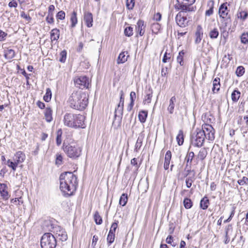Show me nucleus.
I'll return each mask as SVG.
<instances>
[{
    "label": "nucleus",
    "mask_w": 248,
    "mask_h": 248,
    "mask_svg": "<svg viewBox=\"0 0 248 248\" xmlns=\"http://www.w3.org/2000/svg\"><path fill=\"white\" fill-rule=\"evenodd\" d=\"M60 188L65 197L74 194L78 186V178L71 171H65L60 176Z\"/></svg>",
    "instance_id": "obj_1"
},
{
    "label": "nucleus",
    "mask_w": 248,
    "mask_h": 248,
    "mask_svg": "<svg viewBox=\"0 0 248 248\" xmlns=\"http://www.w3.org/2000/svg\"><path fill=\"white\" fill-rule=\"evenodd\" d=\"M68 102L71 108L82 111L88 104V97L85 93L74 92L69 97Z\"/></svg>",
    "instance_id": "obj_2"
},
{
    "label": "nucleus",
    "mask_w": 248,
    "mask_h": 248,
    "mask_svg": "<svg viewBox=\"0 0 248 248\" xmlns=\"http://www.w3.org/2000/svg\"><path fill=\"white\" fill-rule=\"evenodd\" d=\"M85 119L83 115L66 113L64 116L63 122L64 125L69 127L84 128L86 127Z\"/></svg>",
    "instance_id": "obj_3"
},
{
    "label": "nucleus",
    "mask_w": 248,
    "mask_h": 248,
    "mask_svg": "<svg viewBox=\"0 0 248 248\" xmlns=\"http://www.w3.org/2000/svg\"><path fill=\"white\" fill-rule=\"evenodd\" d=\"M62 149L67 156L73 159L78 158L82 151L81 148L75 143H68L64 142Z\"/></svg>",
    "instance_id": "obj_4"
},
{
    "label": "nucleus",
    "mask_w": 248,
    "mask_h": 248,
    "mask_svg": "<svg viewBox=\"0 0 248 248\" xmlns=\"http://www.w3.org/2000/svg\"><path fill=\"white\" fill-rule=\"evenodd\" d=\"M205 138L204 132L202 129L197 128L196 134L193 133L190 136V145L189 149L191 146L199 148L202 146Z\"/></svg>",
    "instance_id": "obj_5"
},
{
    "label": "nucleus",
    "mask_w": 248,
    "mask_h": 248,
    "mask_svg": "<svg viewBox=\"0 0 248 248\" xmlns=\"http://www.w3.org/2000/svg\"><path fill=\"white\" fill-rule=\"evenodd\" d=\"M40 243L41 248H55L57 245L56 238L50 232L45 233L41 237Z\"/></svg>",
    "instance_id": "obj_6"
},
{
    "label": "nucleus",
    "mask_w": 248,
    "mask_h": 248,
    "mask_svg": "<svg viewBox=\"0 0 248 248\" xmlns=\"http://www.w3.org/2000/svg\"><path fill=\"white\" fill-rule=\"evenodd\" d=\"M177 4L175 5V8L177 7L179 10L182 12H191L194 11L195 8L193 7H190L195 2V0H176Z\"/></svg>",
    "instance_id": "obj_7"
},
{
    "label": "nucleus",
    "mask_w": 248,
    "mask_h": 248,
    "mask_svg": "<svg viewBox=\"0 0 248 248\" xmlns=\"http://www.w3.org/2000/svg\"><path fill=\"white\" fill-rule=\"evenodd\" d=\"M123 111L124 106L118 104L115 109L114 119L112 123V125L116 128L120 127L121 125Z\"/></svg>",
    "instance_id": "obj_8"
},
{
    "label": "nucleus",
    "mask_w": 248,
    "mask_h": 248,
    "mask_svg": "<svg viewBox=\"0 0 248 248\" xmlns=\"http://www.w3.org/2000/svg\"><path fill=\"white\" fill-rule=\"evenodd\" d=\"M202 129L209 140L213 141L215 139V130L211 124H204L202 125Z\"/></svg>",
    "instance_id": "obj_9"
},
{
    "label": "nucleus",
    "mask_w": 248,
    "mask_h": 248,
    "mask_svg": "<svg viewBox=\"0 0 248 248\" xmlns=\"http://www.w3.org/2000/svg\"><path fill=\"white\" fill-rule=\"evenodd\" d=\"M75 85L79 89L88 88L89 83L86 76H81L74 79Z\"/></svg>",
    "instance_id": "obj_10"
},
{
    "label": "nucleus",
    "mask_w": 248,
    "mask_h": 248,
    "mask_svg": "<svg viewBox=\"0 0 248 248\" xmlns=\"http://www.w3.org/2000/svg\"><path fill=\"white\" fill-rule=\"evenodd\" d=\"M228 5H229L227 2L221 4L219 8L218 14L221 18H224L231 16V15L229 14L230 10L228 8Z\"/></svg>",
    "instance_id": "obj_11"
},
{
    "label": "nucleus",
    "mask_w": 248,
    "mask_h": 248,
    "mask_svg": "<svg viewBox=\"0 0 248 248\" xmlns=\"http://www.w3.org/2000/svg\"><path fill=\"white\" fill-rule=\"evenodd\" d=\"M175 20L177 25L180 27H185L187 25L186 17V16H182L181 12H179L176 15Z\"/></svg>",
    "instance_id": "obj_12"
},
{
    "label": "nucleus",
    "mask_w": 248,
    "mask_h": 248,
    "mask_svg": "<svg viewBox=\"0 0 248 248\" xmlns=\"http://www.w3.org/2000/svg\"><path fill=\"white\" fill-rule=\"evenodd\" d=\"M146 25L142 20H139L136 25V31L140 36H142L145 32Z\"/></svg>",
    "instance_id": "obj_13"
},
{
    "label": "nucleus",
    "mask_w": 248,
    "mask_h": 248,
    "mask_svg": "<svg viewBox=\"0 0 248 248\" xmlns=\"http://www.w3.org/2000/svg\"><path fill=\"white\" fill-rule=\"evenodd\" d=\"M84 21L87 27L91 28L93 26V16L91 12L86 11L84 12Z\"/></svg>",
    "instance_id": "obj_14"
},
{
    "label": "nucleus",
    "mask_w": 248,
    "mask_h": 248,
    "mask_svg": "<svg viewBox=\"0 0 248 248\" xmlns=\"http://www.w3.org/2000/svg\"><path fill=\"white\" fill-rule=\"evenodd\" d=\"M26 158L25 154L22 151H17L16 153L13 157V160L15 161L16 163L18 165L24 161Z\"/></svg>",
    "instance_id": "obj_15"
},
{
    "label": "nucleus",
    "mask_w": 248,
    "mask_h": 248,
    "mask_svg": "<svg viewBox=\"0 0 248 248\" xmlns=\"http://www.w3.org/2000/svg\"><path fill=\"white\" fill-rule=\"evenodd\" d=\"M203 30L201 25H198L195 32V43L196 44H199L203 37Z\"/></svg>",
    "instance_id": "obj_16"
},
{
    "label": "nucleus",
    "mask_w": 248,
    "mask_h": 248,
    "mask_svg": "<svg viewBox=\"0 0 248 248\" xmlns=\"http://www.w3.org/2000/svg\"><path fill=\"white\" fill-rule=\"evenodd\" d=\"M7 186L6 184L3 183L0 184V194L2 199L7 200L9 199V194L7 190Z\"/></svg>",
    "instance_id": "obj_17"
},
{
    "label": "nucleus",
    "mask_w": 248,
    "mask_h": 248,
    "mask_svg": "<svg viewBox=\"0 0 248 248\" xmlns=\"http://www.w3.org/2000/svg\"><path fill=\"white\" fill-rule=\"evenodd\" d=\"M60 30L55 28L52 29L50 33V39L51 41L53 42L54 41H57L60 37Z\"/></svg>",
    "instance_id": "obj_18"
},
{
    "label": "nucleus",
    "mask_w": 248,
    "mask_h": 248,
    "mask_svg": "<svg viewBox=\"0 0 248 248\" xmlns=\"http://www.w3.org/2000/svg\"><path fill=\"white\" fill-rule=\"evenodd\" d=\"M44 115L45 119L47 122L50 123L52 121V110L51 108H46Z\"/></svg>",
    "instance_id": "obj_19"
},
{
    "label": "nucleus",
    "mask_w": 248,
    "mask_h": 248,
    "mask_svg": "<svg viewBox=\"0 0 248 248\" xmlns=\"http://www.w3.org/2000/svg\"><path fill=\"white\" fill-rule=\"evenodd\" d=\"M209 204V200L206 196H205L200 201V207L203 210H206L208 208Z\"/></svg>",
    "instance_id": "obj_20"
},
{
    "label": "nucleus",
    "mask_w": 248,
    "mask_h": 248,
    "mask_svg": "<svg viewBox=\"0 0 248 248\" xmlns=\"http://www.w3.org/2000/svg\"><path fill=\"white\" fill-rule=\"evenodd\" d=\"M220 21L222 23V25L220 26V30H222V29H226V27L231 24V16L221 18Z\"/></svg>",
    "instance_id": "obj_21"
},
{
    "label": "nucleus",
    "mask_w": 248,
    "mask_h": 248,
    "mask_svg": "<svg viewBox=\"0 0 248 248\" xmlns=\"http://www.w3.org/2000/svg\"><path fill=\"white\" fill-rule=\"evenodd\" d=\"M4 56L6 59L11 60L15 57V51L12 49H5L4 51Z\"/></svg>",
    "instance_id": "obj_22"
},
{
    "label": "nucleus",
    "mask_w": 248,
    "mask_h": 248,
    "mask_svg": "<svg viewBox=\"0 0 248 248\" xmlns=\"http://www.w3.org/2000/svg\"><path fill=\"white\" fill-rule=\"evenodd\" d=\"M125 53L126 54H128L127 51L122 52L119 55L118 57L117 62L118 64L124 63L127 60V58L129 57V55L126 56L125 55Z\"/></svg>",
    "instance_id": "obj_23"
},
{
    "label": "nucleus",
    "mask_w": 248,
    "mask_h": 248,
    "mask_svg": "<svg viewBox=\"0 0 248 248\" xmlns=\"http://www.w3.org/2000/svg\"><path fill=\"white\" fill-rule=\"evenodd\" d=\"M220 78H216L213 83L212 91L214 93L218 92L220 90Z\"/></svg>",
    "instance_id": "obj_24"
},
{
    "label": "nucleus",
    "mask_w": 248,
    "mask_h": 248,
    "mask_svg": "<svg viewBox=\"0 0 248 248\" xmlns=\"http://www.w3.org/2000/svg\"><path fill=\"white\" fill-rule=\"evenodd\" d=\"M148 116V111L146 110H141L139 112L138 117L139 121L141 123H144L146 122Z\"/></svg>",
    "instance_id": "obj_25"
},
{
    "label": "nucleus",
    "mask_w": 248,
    "mask_h": 248,
    "mask_svg": "<svg viewBox=\"0 0 248 248\" xmlns=\"http://www.w3.org/2000/svg\"><path fill=\"white\" fill-rule=\"evenodd\" d=\"M176 101V98L175 96L171 97L170 100L169 106L168 108V110L170 114H172L174 111V108L175 106V102Z\"/></svg>",
    "instance_id": "obj_26"
},
{
    "label": "nucleus",
    "mask_w": 248,
    "mask_h": 248,
    "mask_svg": "<svg viewBox=\"0 0 248 248\" xmlns=\"http://www.w3.org/2000/svg\"><path fill=\"white\" fill-rule=\"evenodd\" d=\"M207 152L205 148H201L197 155V158L201 160H203V159H205V158L207 156Z\"/></svg>",
    "instance_id": "obj_27"
},
{
    "label": "nucleus",
    "mask_w": 248,
    "mask_h": 248,
    "mask_svg": "<svg viewBox=\"0 0 248 248\" xmlns=\"http://www.w3.org/2000/svg\"><path fill=\"white\" fill-rule=\"evenodd\" d=\"M77 12L74 11L72 13L71 17H70V21L71 22V27L72 28H74L76 24L78 23V18L77 17Z\"/></svg>",
    "instance_id": "obj_28"
},
{
    "label": "nucleus",
    "mask_w": 248,
    "mask_h": 248,
    "mask_svg": "<svg viewBox=\"0 0 248 248\" xmlns=\"http://www.w3.org/2000/svg\"><path fill=\"white\" fill-rule=\"evenodd\" d=\"M241 93L237 90H234L232 93L231 97L233 102H236L240 97Z\"/></svg>",
    "instance_id": "obj_29"
},
{
    "label": "nucleus",
    "mask_w": 248,
    "mask_h": 248,
    "mask_svg": "<svg viewBox=\"0 0 248 248\" xmlns=\"http://www.w3.org/2000/svg\"><path fill=\"white\" fill-rule=\"evenodd\" d=\"M214 2L213 0H210L208 2L207 5L209 7L208 10L205 12V16H211L213 13Z\"/></svg>",
    "instance_id": "obj_30"
},
{
    "label": "nucleus",
    "mask_w": 248,
    "mask_h": 248,
    "mask_svg": "<svg viewBox=\"0 0 248 248\" xmlns=\"http://www.w3.org/2000/svg\"><path fill=\"white\" fill-rule=\"evenodd\" d=\"M153 90L151 87L146 91V96L144 101H146L147 103H150L151 101V98L152 97Z\"/></svg>",
    "instance_id": "obj_31"
},
{
    "label": "nucleus",
    "mask_w": 248,
    "mask_h": 248,
    "mask_svg": "<svg viewBox=\"0 0 248 248\" xmlns=\"http://www.w3.org/2000/svg\"><path fill=\"white\" fill-rule=\"evenodd\" d=\"M195 156L194 153L192 151L188 152L186 154V155L185 158V161L186 163H189V164H192V161Z\"/></svg>",
    "instance_id": "obj_32"
},
{
    "label": "nucleus",
    "mask_w": 248,
    "mask_h": 248,
    "mask_svg": "<svg viewBox=\"0 0 248 248\" xmlns=\"http://www.w3.org/2000/svg\"><path fill=\"white\" fill-rule=\"evenodd\" d=\"M57 234L58 236L59 237V239L62 241H65L67 239V235L66 232L64 230L60 229L59 232H58Z\"/></svg>",
    "instance_id": "obj_33"
},
{
    "label": "nucleus",
    "mask_w": 248,
    "mask_h": 248,
    "mask_svg": "<svg viewBox=\"0 0 248 248\" xmlns=\"http://www.w3.org/2000/svg\"><path fill=\"white\" fill-rule=\"evenodd\" d=\"M4 164L11 168L12 170L14 171L16 170V169L18 166V164L16 163V162H15V161H12L11 159H8L6 161V162H5Z\"/></svg>",
    "instance_id": "obj_34"
},
{
    "label": "nucleus",
    "mask_w": 248,
    "mask_h": 248,
    "mask_svg": "<svg viewBox=\"0 0 248 248\" xmlns=\"http://www.w3.org/2000/svg\"><path fill=\"white\" fill-rule=\"evenodd\" d=\"M128 201L127 194L126 193H123L120 197L119 200V204L122 206H125Z\"/></svg>",
    "instance_id": "obj_35"
},
{
    "label": "nucleus",
    "mask_w": 248,
    "mask_h": 248,
    "mask_svg": "<svg viewBox=\"0 0 248 248\" xmlns=\"http://www.w3.org/2000/svg\"><path fill=\"white\" fill-rule=\"evenodd\" d=\"M176 140L179 145H183L184 143V134L182 130L179 131V133L176 137Z\"/></svg>",
    "instance_id": "obj_36"
},
{
    "label": "nucleus",
    "mask_w": 248,
    "mask_h": 248,
    "mask_svg": "<svg viewBox=\"0 0 248 248\" xmlns=\"http://www.w3.org/2000/svg\"><path fill=\"white\" fill-rule=\"evenodd\" d=\"M183 204L186 209L191 208L193 206V202L191 200L188 198H185L183 201Z\"/></svg>",
    "instance_id": "obj_37"
},
{
    "label": "nucleus",
    "mask_w": 248,
    "mask_h": 248,
    "mask_svg": "<svg viewBox=\"0 0 248 248\" xmlns=\"http://www.w3.org/2000/svg\"><path fill=\"white\" fill-rule=\"evenodd\" d=\"M219 35V31L217 28L212 30L209 33L210 38L212 39H217Z\"/></svg>",
    "instance_id": "obj_38"
},
{
    "label": "nucleus",
    "mask_w": 248,
    "mask_h": 248,
    "mask_svg": "<svg viewBox=\"0 0 248 248\" xmlns=\"http://www.w3.org/2000/svg\"><path fill=\"white\" fill-rule=\"evenodd\" d=\"M52 96L51 91L50 88H47L46 89V93L45 95L43 97L44 100L46 102H48L50 101Z\"/></svg>",
    "instance_id": "obj_39"
},
{
    "label": "nucleus",
    "mask_w": 248,
    "mask_h": 248,
    "mask_svg": "<svg viewBox=\"0 0 248 248\" xmlns=\"http://www.w3.org/2000/svg\"><path fill=\"white\" fill-rule=\"evenodd\" d=\"M143 140V137L142 136H139L137 139L136 145H135V151L136 152H138V150L140 149L142 145V141Z\"/></svg>",
    "instance_id": "obj_40"
},
{
    "label": "nucleus",
    "mask_w": 248,
    "mask_h": 248,
    "mask_svg": "<svg viewBox=\"0 0 248 248\" xmlns=\"http://www.w3.org/2000/svg\"><path fill=\"white\" fill-rule=\"evenodd\" d=\"M93 217L94 221L97 225H100L102 223V218L98 211L95 212Z\"/></svg>",
    "instance_id": "obj_41"
},
{
    "label": "nucleus",
    "mask_w": 248,
    "mask_h": 248,
    "mask_svg": "<svg viewBox=\"0 0 248 248\" xmlns=\"http://www.w3.org/2000/svg\"><path fill=\"white\" fill-rule=\"evenodd\" d=\"M185 52L184 50H182L179 52L178 56L177 57V61L180 64L181 66L184 65L183 58Z\"/></svg>",
    "instance_id": "obj_42"
},
{
    "label": "nucleus",
    "mask_w": 248,
    "mask_h": 248,
    "mask_svg": "<svg viewBox=\"0 0 248 248\" xmlns=\"http://www.w3.org/2000/svg\"><path fill=\"white\" fill-rule=\"evenodd\" d=\"M63 163V157L60 154L57 153L56 155L55 164L59 166Z\"/></svg>",
    "instance_id": "obj_43"
},
{
    "label": "nucleus",
    "mask_w": 248,
    "mask_h": 248,
    "mask_svg": "<svg viewBox=\"0 0 248 248\" xmlns=\"http://www.w3.org/2000/svg\"><path fill=\"white\" fill-rule=\"evenodd\" d=\"M62 130L59 129L57 132V137H56V144L57 146H60L62 143Z\"/></svg>",
    "instance_id": "obj_44"
},
{
    "label": "nucleus",
    "mask_w": 248,
    "mask_h": 248,
    "mask_svg": "<svg viewBox=\"0 0 248 248\" xmlns=\"http://www.w3.org/2000/svg\"><path fill=\"white\" fill-rule=\"evenodd\" d=\"M245 71V68L243 66H239L236 69L235 74L237 77H240L244 74Z\"/></svg>",
    "instance_id": "obj_45"
},
{
    "label": "nucleus",
    "mask_w": 248,
    "mask_h": 248,
    "mask_svg": "<svg viewBox=\"0 0 248 248\" xmlns=\"http://www.w3.org/2000/svg\"><path fill=\"white\" fill-rule=\"evenodd\" d=\"M240 39L242 44H248V32H243L240 36Z\"/></svg>",
    "instance_id": "obj_46"
},
{
    "label": "nucleus",
    "mask_w": 248,
    "mask_h": 248,
    "mask_svg": "<svg viewBox=\"0 0 248 248\" xmlns=\"http://www.w3.org/2000/svg\"><path fill=\"white\" fill-rule=\"evenodd\" d=\"M124 33L126 36H131L133 34V28L131 26L126 27L124 31Z\"/></svg>",
    "instance_id": "obj_47"
},
{
    "label": "nucleus",
    "mask_w": 248,
    "mask_h": 248,
    "mask_svg": "<svg viewBox=\"0 0 248 248\" xmlns=\"http://www.w3.org/2000/svg\"><path fill=\"white\" fill-rule=\"evenodd\" d=\"M152 31L154 33H157L160 29V25L158 23H154L151 26Z\"/></svg>",
    "instance_id": "obj_48"
},
{
    "label": "nucleus",
    "mask_w": 248,
    "mask_h": 248,
    "mask_svg": "<svg viewBox=\"0 0 248 248\" xmlns=\"http://www.w3.org/2000/svg\"><path fill=\"white\" fill-rule=\"evenodd\" d=\"M115 239V234L111 232H108V235L107 236V240L108 245H110L112 244Z\"/></svg>",
    "instance_id": "obj_49"
},
{
    "label": "nucleus",
    "mask_w": 248,
    "mask_h": 248,
    "mask_svg": "<svg viewBox=\"0 0 248 248\" xmlns=\"http://www.w3.org/2000/svg\"><path fill=\"white\" fill-rule=\"evenodd\" d=\"M60 58L59 59V61L61 62L64 63L65 62L66 59V56H67V52L65 50H63L61 51V52L60 54Z\"/></svg>",
    "instance_id": "obj_50"
},
{
    "label": "nucleus",
    "mask_w": 248,
    "mask_h": 248,
    "mask_svg": "<svg viewBox=\"0 0 248 248\" xmlns=\"http://www.w3.org/2000/svg\"><path fill=\"white\" fill-rule=\"evenodd\" d=\"M118 221L115 220V221L111 224L108 232H111L115 234V231L118 227Z\"/></svg>",
    "instance_id": "obj_51"
},
{
    "label": "nucleus",
    "mask_w": 248,
    "mask_h": 248,
    "mask_svg": "<svg viewBox=\"0 0 248 248\" xmlns=\"http://www.w3.org/2000/svg\"><path fill=\"white\" fill-rule=\"evenodd\" d=\"M167 243L171 245L172 247H175L176 243L173 241V237L171 235H169L166 239Z\"/></svg>",
    "instance_id": "obj_52"
},
{
    "label": "nucleus",
    "mask_w": 248,
    "mask_h": 248,
    "mask_svg": "<svg viewBox=\"0 0 248 248\" xmlns=\"http://www.w3.org/2000/svg\"><path fill=\"white\" fill-rule=\"evenodd\" d=\"M135 5V0H126V6L129 10H132Z\"/></svg>",
    "instance_id": "obj_53"
},
{
    "label": "nucleus",
    "mask_w": 248,
    "mask_h": 248,
    "mask_svg": "<svg viewBox=\"0 0 248 248\" xmlns=\"http://www.w3.org/2000/svg\"><path fill=\"white\" fill-rule=\"evenodd\" d=\"M171 158V153L169 150L168 151L165 155L164 162L168 163L170 164V161Z\"/></svg>",
    "instance_id": "obj_54"
},
{
    "label": "nucleus",
    "mask_w": 248,
    "mask_h": 248,
    "mask_svg": "<svg viewBox=\"0 0 248 248\" xmlns=\"http://www.w3.org/2000/svg\"><path fill=\"white\" fill-rule=\"evenodd\" d=\"M46 21L49 24H53L54 19L53 17V14L48 13L47 16L46 17Z\"/></svg>",
    "instance_id": "obj_55"
},
{
    "label": "nucleus",
    "mask_w": 248,
    "mask_h": 248,
    "mask_svg": "<svg viewBox=\"0 0 248 248\" xmlns=\"http://www.w3.org/2000/svg\"><path fill=\"white\" fill-rule=\"evenodd\" d=\"M65 13L63 11H59L56 15L57 19L63 20L65 18Z\"/></svg>",
    "instance_id": "obj_56"
},
{
    "label": "nucleus",
    "mask_w": 248,
    "mask_h": 248,
    "mask_svg": "<svg viewBox=\"0 0 248 248\" xmlns=\"http://www.w3.org/2000/svg\"><path fill=\"white\" fill-rule=\"evenodd\" d=\"M120 101L118 104H120V105H122L124 106V93L123 90H121L120 92Z\"/></svg>",
    "instance_id": "obj_57"
},
{
    "label": "nucleus",
    "mask_w": 248,
    "mask_h": 248,
    "mask_svg": "<svg viewBox=\"0 0 248 248\" xmlns=\"http://www.w3.org/2000/svg\"><path fill=\"white\" fill-rule=\"evenodd\" d=\"M248 16V13L246 11H241L239 12L238 18L242 19L243 20H246Z\"/></svg>",
    "instance_id": "obj_58"
},
{
    "label": "nucleus",
    "mask_w": 248,
    "mask_h": 248,
    "mask_svg": "<svg viewBox=\"0 0 248 248\" xmlns=\"http://www.w3.org/2000/svg\"><path fill=\"white\" fill-rule=\"evenodd\" d=\"M193 182L194 179L192 177H188V178H187L186 180V187L187 188H190Z\"/></svg>",
    "instance_id": "obj_59"
},
{
    "label": "nucleus",
    "mask_w": 248,
    "mask_h": 248,
    "mask_svg": "<svg viewBox=\"0 0 248 248\" xmlns=\"http://www.w3.org/2000/svg\"><path fill=\"white\" fill-rule=\"evenodd\" d=\"M237 183L240 186H243L245 184H247L248 183V178L244 176L242 179L238 180Z\"/></svg>",
    "instance_id": "obj_60"
},
{
    "label": "nucleus",
    "mask_w": 248,
    "mask_h": 248,
    "mask_svg": "<svg viewBox=\"0 0 248 248\" xmlns=\"http://www.w3.org/2000/svg\"><path fill=\"white\" fill-rule=\"evenodd\" d=\"M7 36V33L0 30V42L4 41Z\"/></svg>",
    "instance_id": "obj_61"
},
{
    "label": "nucleus",
    "mask_w": 248,
    "mask_h": 248,
    "mask_svg": "<svg viewBox=\"0 0 248 248\" xmlns=\"http://www.w3.org/2000/svg\"><path fill=\"white\" fill-rule=\"evenodd\" d=\"M221 31V35L224 39H226L229 36V31L226 30V29H222L220 30Z\"/></svg>",
    "instance_id": "obj_62"
},
{
    "label": "nucleus",
    "mask_w": 248,
    "mask_h": 248,
    "mask_svg": "<svg viewBox=\"0 0 248 248\" xmlns=\"http://www.w3.org/2000/svg\"><path fill=\"white\" fill-rule=\"evenodd\" d=\"M21 16L22 18L25 19L28 22H30L31 19V18L29 16V15L26 14L24 12H21Z\"/></svg>",
    "instance_id": "obj_63"
},
{
    "label": "nucleus",
    "mask_w": 248,
    "mask_h": 248,
    "mask_svg": "<svg viewBox=\"0 0 248 248\" xmlns=\"http://www.w3.org/2000/svg\"><path fill=\"white\" fill-rule=\"evenodd\" d=\"M175 228V227L173 223H171L169 224V228L168 232H169V233H170V234L171 235V234H172L173 233Z\"/></svg>",
    "instance_id": "obj_64"
}]
</instances>
